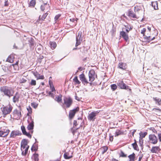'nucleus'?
<instances>
[{"mask_svg": "<svg viewBox=\"0 0 161 161\" xmlns=\"http://www.w3.org/2000/svg\"><path fill=\"white\" fill-rule=\"evenodd\" d=\"M31 150L33 151H36V148H35V147L33 145L31 148Z\"/></svg>", "mask_w": 161, "mask_h": 161, "instance_id": "obj_58", "label": "nucleus"}, {"mask_svg": "<svg viewBox=\"0 0 161 161\" xmlns=\"http://www.w3.org/2000/svg\"><path fill=\"white\" fill-rule=\"evenodd\" d=\"M160 149L159 146H154L152 147L151 149V152L152 153H157L158 152L160 151Z\"/></svg>", "mask_w": 161, "mask_h": 161, "instance_id": "obj_18", "label": "nucleus"}, {"mask_svg": "<svg viewBox=\"0 0 161 161\" xmlns=\"http://www.w3.org/2000/svg\"><path fill=\"white\" fill-rule=\"evenodd\" d=\"M74 81L76 84H79L80 82L78 80L77 76H75L73 79Z\"/></svg>", "mask_w": 161, "mask_h": 161, "instance_id": "obj_35", "label": "nucleus"}, {"mask_svg": "<svg viewBox=\"0 0 161 161\" xmlns=\"http://www.w3.org/2000/svg\"><path fill=\"white\" fill-rule=\"evenodd\" d=\"M21 129L22 132L23 134L25 135L26 136L28 137L31 138V136L30 134L29 133H27L25 129L24 126H21Z\"/></svg>", "mask_w": 161, "mask_h": 161, "instance_id": "obj_17", "label": "nucleus"}, {"mask_svg": "<svg viewBox=\"0 0 161 161\" xmlns=\"http://www.w3.org/2000/svg\"><path fill=\"white\" fill-rule=\"evenodd\" d=\"M88 76L89 77V81L91 82L93 81L96 75H95V72L93 69H91L89 72Z\"/></svg>", "mask_w": 161, "mask_h": 161, "instance_id": "obj_7", "label": "nucleus"}, {"mask_svg": "<svg viewBox=\"0 0 161 161\" xmlns=\"http://www.w3.org/2000/svg\"><path fill=\"white\" fill-rule=\"evenodd\" d=\"M74 125L76 126L77 125V122L76 120H74Z\"/></svg>", "mask_w": 161, "mask_h": 161, "instance_id": "obj_59", "label": "nucleus"}, {"mask_svg": "<svg viewBox=\"0 0 161 161\" xmlns=\"http://www.w3.org/2000/svg\"><path fill=\"white\" fill-rule=\"evenodd\" d=\"M8 0H5L4 5L5 6H8Z\"/></svg>", "mask_w": 161, "mask_h": 161, "instance_id": "obj_50", "label": "nucleus"}, {"mask_svg": "<svg viewBox=\"0 0 161 161\" xmlns=\"http://www.w3.org/2000/svg\"><path fill=\"white\" fill-rule=\"evenodd\" d=\"M51 91L52 92H53L54 91H55V88H54V87L53 86V87H51Z\"/></svg>", "mask_w": 161, "mask_h": 161, "instance_id": "obj_61", "label": "nucleus"}, {"mask_svg": "<svg viewBox=\"0 0 161 161\" xmlns=\"http://www.w3.org/2000/svg\"><path fill=\"white\" fill-rule=\"evenodd\" d=\"M47 6L48 8H50L49 4H47V3H44L43 5L41 6V9L42 11H43L45 8Z\"/></svg>", "mask_w": 161, "mask_h": 161, "instance_id": "obj_23", "label": "nucleus"}, {"mask_svg": "<svg viewBox=\"0 0 161 161\" xmlns=\"http://www.w3.org/2000/svg\"><path fill=\"white\" fill-rule=\"evenodd\" d=\"M28 41L30 43V45H31V47L34 45V43L33 39L32 38H31Z\"/></svg>", "mask_w": 161, "mask_h": 161, "instance_id": "obj_41", "label": "nucleus"}, {"mask_svg": "<svg viewBox=\"0 0 161 161\" xmlns=\"http://www.w3.org/2000/svg\"><path fill=\"white\" fill-rule=\"evenodd\" d=\"M21 144H23L24 145H25L26 146H28L27 145V144H28L27 141V140L25 139H24L22 140V141L21 142Z\"/></svg>", "mask_w": 161, "mask_h": 161, "instance_id": "obj_39", "label": "nucleus"}, {"mask_svg": "<svg viewBox=\"0 0 161 161\" xmlns=\"http://www.w3.org/2000/svg\"><path fill=\"white\" fill-rule=\"evenodd\" d=\"M29 146H27L26 148L22 151V154L23 155L25 156L28 152V150Z\"/></svg>", "mask_w": 161, "mask_h": 161, "instance_id": "obj_29", "label": "nucleus"}, {"mask_svg": "<svg viewBox=\"0 0 161 161\" xmlns=\"http://www.w3.org/2000/svg\"><path fill=\"white\" fill-rule=\"evenodd\" d=\"M33 73L36 78L37 80L39 79L43 80L44 79V77L43 75H40L37 72H33Z\"/></svg>", "mask_w": 161, "mask_h": 161, "instance_id": "obj_13", "label": "nucleus"}, {"mask_svg": "<svg viewBox=\"0 0 161 161\" xmlns=\"http://www.w3.org/2000/svg\"><path fill=\"white\" fill-rule=\"evenodd\" d=\"M159 110V111H161V109H160V108H153V110Z\"/></svg>", "mask_w": 161, "mask_h": 161, "instance_id": "obj_62", "label": "nucleus"}, {"mask_svg": "<svg viewBox=\"0 0 161 161\" xmlns=\"http://www.w3.org/2000/svg\"><path fill=\"white\" fill-rule=\"evenodd\" d=\"M123 134V132H121L120 130H117L116 131L115 134V136H118L122 134Z\"/></svg>", "mask_w": 161, "mask_h": 161, "instance_id": "obj_30", "label": "nucleus"}, {"mask_svg": "<svg viewBox=\"0 0 161 161\" xmlns=\"http://www.w3.org/2000/svg\"><path fill=\"white\" fill-rule=\"evenodd\" d=\"M136 130H134L133 132H132V135L133 136H134V134L135 132H136Z\"/></svg>", "mask_w": 161, "mask_h": 161, "instance_id": "obj_63", "label": "nucleus"}, {"mask_svg": "<svg viewBox=\"0 0 161 161\" xmlns=\"http://www.w3.org/2000/svg\"><path fill=\"white\" fill-rule=\"evenodd\" d=\"M128 157L130 159L129 161H134L135 159V153H133L132 154L128 156Z\"/></svg>", "mask_w": 161, "mask_h": 161, "instance_id": "obj_26", "label": "nucleus"}, {"mask_svg": "<svg viewBox=\"0 0 161 161\" xmlns=\"http://www.w3.org/2000/svg\"><path fill=\"white\" fill-rule=\"evenodd\" d=\"M125 28L126 29V31L128 33L130 31V30H129V25H125Z\"/></svg>", "mask_w": 161, "mask_h": 161, "instance_id": "obj_46", "label": "nucleus"}, {"mask_svg": "<svg viewBox=\"0 0 161 161\" xmlns=\"http://www.w3.org/2000/svg\"><path fill=\"white\" fill-rule=\"evenodd\" d=\"M102 148L103 150L102 151V153L103 154L107 151L108 149V147L107 146H104Z\"/></svg>", "mask_w": 161, "mask_h": 161, "instance_id": "obj_37", "label": "nucleus"}, {"mask_svg": "<svg viewBox=\"0 0 161 161\" xmlns=\"http://www.w3.org/2000/svg\"><path fill=\"white\" fill-rule=\"evenodd\" d=\"M49 44L51 48L53 49H55L57 46L56 43L54 42H50Z\"/></svg>", "mask_w": 161, "mask_h": 161, "instance_id": "obj_25", "label": "nucleus"}, {"mask_svg": "<svg viewBox=\"0 0 161 161\" xmlns=\"http://www.w3.org/2000/svg\"><path fill=\"white\" fill-rule=\"evenodd\" d=\"M80 80L84 84H87L88 82L85 78V75L84 74H82L79 76Z\"/></svg>", "mask_w": 161, "mask_h": 161, "instance_id": "obj_12", "label": "nucleus"}, {"mask_svg": "<svg viewBox=\"0 0 161 161\" xmlns=\"http://www.w3.org/2000/svg\"><path fill=\"white\" fill-rule=\"evenodd\" d=\"M75 20V19L72 18L70 19V20L72 22H74Z\"/></svg>", "mask_w": 161, "mask_h": 161, "instance_id": "obj_60", "label": "nucleus"}, {"mask_svg": "<svg viewBox=\"0 0 161 161\" xmlns=\"http://www.w3.org/2000/svg\"><path fill=\"white\" fill-rule=\"evenodd\" d=\"M49 85L50 86V87H52L53 86L52 82H51L50 80L49 81Z\"/></svg>", "mask_w": 161, "mask_h": 161, "instance_id": "obj_56", "label": "nucleus"}, {"mask_svg": "<svg viewBox=\"0 0 161 161\" xmlns=\"http://www.w3.org/2000/svg\"><path fill=\"white\" fill-rule=\"evenodd\" d=\"M13 113L14 114L18 115V116H19V115H21V112H19L18 110L16 109L14 110V111Z\"/></svg>", "mask_w": 161, "mask_h": 161, "instance_id": "obj_42", "label": "nucleus"}, {"mask_svg": "<svg viewBox=\"0 0 161 161\" xmlns=\"http://www.w3.org/2000/svg\"><path fill=\"white\" fill-rule=\"evenodd\" d=\"M139 144H140V145L141 147H142L143 145V140H141V138L139 139Z\"/></svg>", "mask_w": 161, "mask_h": 161, "instance_id": "obj_51", "label": "nucleus"}, {"mask_svg": "<svg viewBox=\"0 0 161 161\" xmlns=\"http://www.w3.org/2000/svg\"><path fill=\"white\" fill-rule=\"evenodd\" d=\"M81 32L79 31L78 33V36L76 37V43L75 44L76 47H77L78 45H80L82 41V37H81Z\"/></svg>", "mask_w": 161, "mask_h": 161, "instance_id": "obj_6", "label": "nucleus"}, {"mask_svg": "<svg viewBox=\"0 0 161 161\" xmlns=\"http://www.w3.org/2000/svg\"><path fill=\"white\" fill-rule=\"evenodd\" d=\"M38 155L37 154H34L32 157L33 158L34 160V161H38Z\"/></svg>", "mask_w": 161, "mask_h": 161, "instance_id": "obj_33", "label": "nucleus"}, {"mask_svg": "<svg viewBox=\"0 0 161 161\" xmlns=\"http://www.w3.org/2000/svg\"><path fill=\"white\" fill-rule=\"evenodd\" d=\"M0 91L4 95L10 98L13 95L14 91L11 87L7 86H3L0 88Z\"/></svg>", "mask_w": 161, "mask_h": 161, "instance_id": "obj_1", "label": "nucleus"}, {"mask_svg": "<svg viewBox=\"0 0 161 161\" xmlns=\"http://www.w3.org/2000/svg\"><path fill=\"white\" fill-rule=\"evenodd\" d=\"M135 142L134 143L132 144V145L133 147V148L135 150H137L138 148V146L136 143V141L135 140Z\"/></svg>", "mask_w": 161, "mask_h": 161, "instance_id": "obj_38", "label": "nucleus"}, {"mask_svg": "<svg viewBox=\"0 0 161 161\" xmlns=\"http://www.w3.org/2000/svg\"><path fill=\"white\" fill-rule=\"evenodd\" d=\"M79 108L77 107L76 108L73 109L72 110H71L69 112V117L70 119H72L75 116L76 112L79 111Z\"/></svg>", "mask_w": 161, "mask_h": 161, "instance_id": "obj_10", "label": "nucleus"}, {"mask_svg": "<svg viewBox=\"0 0 161 161\" xmlns=\"http://www.w3.org/2000/svg\"><path fill=\"white\" fill-rule=\"evenodd\" d=\"M27 146H26L25 145H24L23 144H21V151L27 148Z\"/></svg>", "mask_w": 161, "mask_h": 161, "instance_id": "obj_45", "label": "nucleus"}, {"mask_svg": "<svg viewBox=\"0 0 161 161\" xmlns=\"http://www.w3.org/2000/svg\"><path fill=\"white\" fill-rule=\"evenodd\" d=\"M21 135V133L18 130L12 131L10 135V137L14 138L17 136H19Z\"/></svg>", "mask_w": 161, "mask_h": 161, "instance_id": "obj_14", "label": "nucleus"}, {"mask_svg": "<svg viewBox=\"0 0 161 161\" xmlns=\"http://www.w3.org/2000/svg\"><path fill=\"white\" fill-rule=\"evenodd\" d=\"M75 99L77 100V101H80V98L79 97H78L77 95H76V93L75 94Z\"/></svg>", "mask_w": 161, "mask_h": 161, "instance_id": "obj_54", "label": "nucleus"}, {"mask_svg": "<svg viewBox=\"0 0 161 161\" xmlns=\"http://www.w3.org/2000/svg\"><path fill=\"white\" fill-rule=\"evenodd\" d=\"M29 84L32 86H35L36 85V80L33 79H32L31 82L29 83Z\"/></svg>", "mask_w": 161, "mask_h": 161, "instance_id": "obj_34", "label": "nucleus"}, {"mask_svg": "<svg viewBox=\"0 0 161 161\" xmlns=\"http://www.w3.org/2000/svg\"><path fill=\"white\" fill-rule=\"evenodd\" d=\"M146 31V29L145 28H144L142 29V30L141 31V33L142 34L143 36H145V38L147 39V40L148 41H151L155 39V37H153L152 38L150 39L151 36H146L145 35V32Z\"/></svg>", "mask_w": 161, "mask_h": 161, "instance_id": "obj_11", "label": "nucleus"}, {"mask_svg": "<svg viewBox=\"0 0 161 161\" xmlns=\"http://www.w3.org/2000/svg\"><path fill=\"white\" fill-rule=\"evenodd\" d=\"M158 139L160 142H161V132L158 134Z\"/></svg>", "mask_w": 161, "mask_h": 161, "instance_id": "obj_52", "label": "nucleus"}, {"mask_svg": "<svg viewBox=\"0 0 161 161\" xmlns=\"http://www.w3.org/2000/svg\"><path fill=\"white\" fill-rule=\"evenodd\" d=\"M42 47L41 45H39V46H37L36 47V50L37 49L39 51H40L41 50V47Z\"/></svg>", "mask_w": 161, "mask_h": 161, "instance_id": "obj_48", "label": "nucleus"}, {"mask_svg": "<svg viewBox=\"0 0 161 161\" xmlns=\"http://www.w3.org/2000/svg\"><path fill=\"white\" fill-rule=\"evenodd\" d=\"M120 36L126 42L129 39L128 35L123 31H121L120 33Z\"/></svg>", "mask_w": 161, "mask_h": 161, "instance_id": "obj_16", "label": "nucleus"}, {"mask_svg": "<svg viewBox=\"0 0 161 161\" xmlns=\"http://www.w3.org/2000/svg\"><path fill=\"white\" fill-rule=\"evenodd\" d=\"M147 134V132H141L139 133L140 138H141V140H142V138L145 137Z\"/></svg>", "mask_w": 161, "mask_h": 161, "instance_id": "obj_28", "label": "nucleus"}, {"mask_svg": "<svg viewBox=\"0 0 161 161\" xmlns=\"http://www.w3.org/2000/svg\"><path fill=\"white\" fill-rule=\"evenodd\" d=\"M119 156L122 157H126L127 155L125 154L122 151H121Z\"/></svg>", "mask_w": 161, "mask_h": 161, "instance_id": "obj_40", "label": "nucleus"}, {"mask_svg": "<svg viewBox=\"0 0 161 161\" xmlns=\"http://www.w3.org/2000/svg\"><path fill=\"white\" fill-rule=\"evenodd\" d=\"M153 100L156 103H157L159 105H161V99L158 97H153Z\"/></svg>", "mask_w": 161, "mask_h": 161, "instance_id": "obj_24", "label": "nucleus"}, {"mask_svg": "<svg viewBox=\"0 0 161 161\" xmlns=\"http://www.w3.org/2000/svg\"><path fill=\"white\" fill-rule=\"evenodd\" d=\"M26 80L25 79L22 78L21 79L20 83H24L26 81Z\"/></svg>", "mask_w": 161, "mask_h": 161, "instance_id": "obj_47", "label": "nucleus"}, {"mask_svg": "<svg viewBox=\"0 0 161 161\" xmlns=\"http://www.w3.org/2000/svg\"><path fill=\"white\" fill-rule=\"evenodd\" d=\"M100 112V111L97 110L92 112L91 113L89 114L87 117L88 119L90 120L94 121L96 119V116Z\"/></svg>", "mask_w": 161, "mask_h": 161, "instance_id": "obj_5", "label": "nucleus"}, {"mask_svg": "<svg viewBox=\"0 0 161 161\" xmlns=\"http://www.w3.org/2000/svg\"><path fill=\"white\" fill-rule=\"evenodd\" d=\"M36 4L35 0H32L29 3V5L30 6L34 7Z\"/></svg>", "mask_w": 161, "mask_h": 161, "instance_id": "obj_36", "label": "nucleus"}, {"mask_svg": "<svg viewBox=\"0 0 161 161\" xmlns=\"http://www.w3.org/2000/svg\"><path fill=\"white\" fill-rule=\"evenodd\" d=\"M117 86L116 85L113 84L111 85V88L113 91L115 90L117 88Z\"/></svg>", "mask_w": 161, "mask_h": 161, "instance_id": "obj_43", "label": "nucleus"}, {"mask_svg": "<svg viewBox=\"0 0 161 161\" xmlns=\"http://www.w3.org/2000/svg\"><path fill=\"white\" fill-rule=\"evenodd\" d=\"M112 161H118V160L116 159L115 158H113L112 160Z\"/></svg>", "mask_w": 161, "mask_h": 161, "instance_id": "obj_64", "label": "nucleus"}, {"mask_svg": "<svg viewBox=\"0 0 161 161\" xmlns=\"http://www.w3.org/2000/svg\"><path fill=\"white\" fill-rule=\"evenodd\" d=\"M10 132L8 128L5 126L1 128L0 130V137H4L7 136Z\"/></svg>", "mask_w": 161, "mask_h": 161, "instance_id": "obj_3", "label": "nucleus"}, {"mask_svg": "<svg viewBox=\"0 0 161 161\" xmlns=\"http://www.w3.org/2000/svg\"><path fill=\"white\" fill-rule=\"evenodd\" d=\"M43 58L44 57L43 56H40L39 58H38V61H39L40 63H41L42 60V59H43Z\"/></svg>", "mask_w": 161, "mask_h": 161, "instance_id": "obj_49", "label": "nucleus"}, {"mask_svg": "<svg viewBox=\"0 0 161 161\" xmlns=\"http://www.w3.org/2000/svg\"><path fill=\"white\" fill-rule=\"evenodd\" d=\"M13 108L12 106L10 104L7 106H4L2 109L3 114L5 116L7 114H9L12 111Z\"/></svg>", "mask_w": 161, "mask_h": 161, "instance_id": "obj_2", "label": "nucleus"}, {"mask_svg": "<svg viewBox=\"0 0 161 161\" xmlns=\"http://www.w3.org/2000/svg\"><path fill=\"white\" fill-rule=\"evenodd\" d=\"M7 61L10 63H12L13 61L12 57L9 56L7 58Z\"/></svg>", "mask_w": 161, "mask_h": 161, "instance_id": "obj_44", "label": "nucleus"}, {"mask_svg": "<svg viewBox=\"0 0 161 161\" xmlns=\"http://www.w3.org/2000/svg\"><path fill=\"white\" fill-rule=\"evenodd\" d=\"M64 157L65 159H69L72 158V155H69V153H65L64 154Z\"/></svg>", "mask_w": 161, "mask_h": 161, "instance_id": "obj_27", "label": "nucleus"}, {"mask_svg": "<svg viewBox=\"0 0 161 161\" xmlns=\"http://www.w3.org/2000/svg\"><path fill=\"white\" fill-rule=\"evenodd\" d=\"M34 122L32 120L31 122L29 123V125L27 127V128L28 130H30L33 129L34 126Z\"/></svg>", "mask_w": 161, "mask_h": 161, "instance_id": "obj_21", "label": "nucleus"}, {"mask_svg": "<svg viewBox=\"0 0 161 161\" xmlns=\"http://www.w3.org/2000/svg\"><path fill=\"white\" fill-rule=\"evenodd\" d=\"M63 100V104L65 105L67 108L70 107L73 103V100L70 97H65Z\"/></svg>", "mask_w": 161, "mask_h": 161, "instance_id": "obj_4", "label": "nucleus"}, {"mask_svg": "<svg viewBox=\"0 0 161 161\" xmlns=\"http://www.w3.org/2000/svg\"><path fill=\"white\" fill-rule=\"evenodd\" d=\"M59 16H60L59 15H56L55 16V18H54V19H55V20H57L58 19Z\"/></svg>", "mask_w": 161, "mask_h": 161, "instance_id": "obj_57", "label": "nucleus"}, {"mask_svg": "<svg viewBox=\"0 0 161 161\" xmlns=\"http://www.w3.org/2000/svg\"><path fill=\"white\" fill-rule=\"evenodd\" d=\"M151 5L155 10H158V3L157 1L152 2Z\"/></svg>", "mask_w": 161, "mask_h": 161, "instance_id": "obj_20", "label": "nucleus"}, {"mask_svg": "<svg viewBox=\"0 0 161 161\" xmlns=\"http://www.w3.org/2000/svg\"><path fill=\"white\" fill-rule=\"evenodd\" d=\"M119 67L123 70H125L126 69V64L123 63H119Z\"/></svg>", "mask_w": 161, "mask_h": 161, "instance_id": "obj_22", "label": "nucleus"}, {"mask_svg": "<svg viewBox=\"0 0 161 161\" xmlns=\"http://www.w3.org/2000/svg\"><path fill=\"white\" fill-rule=\"evenodd\" d=\"M113 139H114V138H113V136H111L110 135L109 140L111 142L113 141Z\"/></svg>", "mask_w": 161, "mask_h": 161, "instance_id": "obj_55", "label": "nucleus"}, {"mask_svg": "<svg viewBox=\"0 0 161 161\" xmlns=\"http://www.w3.org/2000/svg\"><path fill=\"white\" fill-rule=\"evenodd\" d=\"M48 13L47 12L46 13L44 14L41 18V16L40 15L39 17V19L37 20V22H39V21L41 20L43 21L46 17L48 15Z\"/></svg>", "mask_w": 161, "mask_h": 161, "instance_id": "obj_19", "label": "nucleus"}, {"mask_svg": "<svg viewBox=\"0 0 161 161\" xmlns=\"http://www.w3.org/2000/svg\"><path fill=\"white\" fill-rule=\"evenodd\" d=\"M20 95L18 92H16L15 95L14 96L13 98V102L15 103L16 102L19 101Z\"/></svg>", "mask_w": 161, "mask_h": 161, "instance_id": "obj_15", "label": "nucleus"}, {"mask_svg": "<svg viewBox=\"0 0 161 161\" xmlns=\"http://www.w3.org/2000/svg\"><path fill=\"white\" fill-rule=\"evenodd\" d=\"M129 15L133 18H136V15L132 11H130L128 13Z\"/></svg>", "mask_w": 161, "mask_h": 161, "instance_id": "obj_31", "label": "nucleus"}, {"mask_svg": "<svg viewBox=\"0 0 161 161\" xmlns=\"http://www.w3.org/2000/svg\"><path fill=\"white\" fill-rule=\"evenodd\" d=\"M27 109L28 110L29 113H31L32 112V109L30 107H29L28 108H27Z\"/></svg>", "mask_w": 161, "mask_h": 161, "instance_id": "obj_53", "label": "nucleus"}, {"mask_svg": "<svg viewBox=\"0 0 161 161\" xmlns=\"http://www.w3.org/2000/svg\"><path fill=\"white\" fill-rule=\"evenodd\" d=\"M118 86L121 89H129L130 91H131L130 88H129V87L126 85L123 82V81H119L117 83Z\"/></svg>", "mask_w": 161, "mask_h": 161, "instance_id": "obj_9", "label": "nucleus"}, {"mask_svg": "<svg viewBox=\"0 0 161 161\" xmlns=\"http://www.w3.org/2000/svg\"><path fill=\"white\" fill-rule=\"evenodd\" d=\"M149 138L150 142L153 144H156L158 142L157 137L154 135H149Z\"/></svg>", "mask_w": 161, "mask_h": 161, "instance_id": "obj_8", "label": "nucleus"}, {"mask_svg": "<svg viewBox=\"0 0 161 161\" xmlns=\"http://www.w3.org/2000/svg\"><path fill=\"white\" fill-rule=\"evenodd\" d=\"M62 95H59L58 97L55 98V100L58 102L59 103L62 100Z\"/></svg>", "mask_w": 161, "mask_h": 161, "instance_id": "obj_32", "label": "nucleus"}]
</instances>
